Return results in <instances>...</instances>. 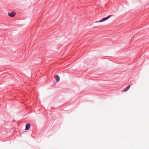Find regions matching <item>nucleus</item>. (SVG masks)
Returning <instances> with one entry per match:
<instances>
[{
    "label": "nucleus",
    "mask_w": 149,
    "mask_h": 149,
    "mask_svg": "<svg viewBox=\"0 0 149 149\" xmlns=\"http://www.w3.org/2000/svg\"><path fill=\"white\" fill-rule=\"evenodd\" d=\"M112 15H109L107 17L103 18H102V19H101L100 20L98 21H96L94 23H98V22H103L107 20L108 19H109L110 17L111 16H112Z\"/></svg>",
    "instance_id": "obj_1"
},
{
    "label": "nucleus",
    "mask_w": 149,
    "mask_h": 149,
    "mask_svg": "<svg viewBox=\"0 0 149 149\" xmlns=\"http://www.w3.org/2000/svg\"><path fill=\"white\" fill-rule=\"evenodd\" d=\"M15 15V12H12L10 13H8V15L11 17H14Z\"/></svg>",
    "instance_id": "obj_2"
},
{
    "label": "nucleus",
    "mask_w": 149,
    "mask_h": 149,
    "mask_svg": "<svg viewBox=\"0 0 149 149\" xmlns=\"http://www.w3.org/2000/svg\"><path fill=\"white\" fill-rule=\"evenodd\" d=\"M31 127V124L30 123H28L26 124L25 125V130H28Z\"/></svg>",
    "instance_id": "obj_3"
},
{
    "label": "nucleus",
    "mask_w": 149,
    "mask_h": 149,
    "mask_svg": "<svg viewBox=\"0 0 149 149\" xmlns=\"http://www.w3.org/2000/svg\"><path fill=\"white\" fill-rule=\"evenodd\" d=\"M55 78L57 82H58L60 80V77L58 75H56L55 76Z\"/></svg>",
    "instance_id": "obj_4"
},
{
    "label": "nucleus",
    "mask_w": 149,
    "mask_h": 149,
    "mask_svg": "<svg viewBox=\"0 0 149 149\" xmlns=\"http://www.w3.org/2000/svg\"><path fill=\"white\" fill-rule=\"evenodd\" d=\"M130 87V85L126 87V88H125V89H124L123 90V92H126V91H127L129 90V89Z\"/></svg>",
    "instance_id": "obj_5"
}]
</instances>
